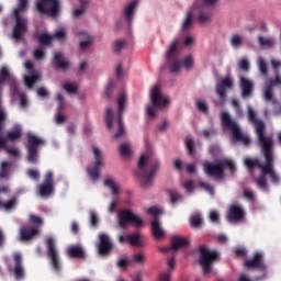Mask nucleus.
<instances>
[{
    "label": "nucleus",
    "mask_w": 281,
    "mask_h": 281,
    "mask_svg": "<svg viewBox=\"0 0 281 281\" xmlns=\"http://www.w3.org/2000/svg\"><path fill=\"white\" fill-rule=\"evenodd\" d=\"M261 150V154L263 155L266 162L263 164V171L259 176V178L256 180V184L260 190H263V192H267V175H269L272 183H279L280 177H278V173H276V170H273V164L276 161L274 156V143H270L269 145H263L262 147H259Z\"/></svg>",
    "instance_id": "f257e3e1"
},
{
    "label": "nucleus",
    "mask_w": 281,
    "mask_h": 281,
    "mask_svg": "<svg viewBox=\"0 0 281 281\" xmlns=\"http://www.w3.org/2000/svg\"><path fill=\"white\" fill-rule=\"evenodd\" d=\"M158 170L159 160L148 158L146 155L140 156L136 177H138L142 188H150V186H153V180L155 179V175H157Z\"/></svg>",
    "instance_id": "f03ea898"
},
{
    "label": "nucleus",
    "mask_w": 281,
    "mask_h": 281,
    "mask_svg": "<svg viewBox=\"0 0 281 281\" xmlns=\"http://www.w3.org/2000/svg\"><path fill=\"white\" fill-rule=\"evenodd\" d=\"M221 120L223 128H227L228 131H231L234 144H236L237 142H240V144H244V146H249L251 144V139H249V136L243 134L240 127L238 126V123L233 120L229 113L222 112Z\"/></svg>",
    "instance_id": "7ed1b4c3"
},
{
    "label": "nucleus",
    "mask_w": 281,
    "mask_h": 281,
    "mask_svg": "<svg viewBox=\"0 0 281 281\" xmlns=\"http://www.w3.org/2000/svg\"><path fill=\"white\" fill-rule=\"evenodd\" d=\"M192 19H196L198 23L204 24L212 21V11L205 5L193 4V8L188 12L182 30H190L192 27Z\"/></svg>",
    "instance_id": "20e7f679"
},
{
    "label": "nucleus",
    "mask_w": 281,
    "mask_h": 281,
    "mask_svg": "<svg viewBox=\"0 0 281 281\" xmlns=\"http://www.w3.org/2000/svg\"><path fill=\"white\" fill-rule=\"evenodd\" d=\"M25 10H27V0H19L18 8L13 11L15 25L12 36L14 41H21L23 34L27 32V19L21 16V12H25Z\"/></svg>",
    "instance_id": "39448f33"
},
{
    "label": "nucleus",
    "mask_w": 281,
    "mask_h": 281,
    "mask_svg": "<svg viewBox=\"0 0 281 281\" xmlns=\"http://www.w3.org/2000/svg\"><path fill=\"white\" fill-rule=\"evenodd\" d=\"M248 120L251 124H254L259 148L262 146H268L269 144H273V137L267 135V127L265 126V122L256 117V111H254L251 108H248Z\"/></svg>",
    "instance_id": "423d86ee"
},
{
    "label": "nucleus",
    "mask_w": 281,
    "mask_h": 281,
    "mask_svg": "<svg viewBox=\"0 0 281 281\" xmlns=\"http://www.w3.org/2000/svg\"><path fill=\"white\" fill-rule=\"evenodd\" d=\"M200 259L199 263L202 267L204 276H210L212 272V265L218 260V251L210 250L207 246L201 245L199 247Z\"/></svg>",
    "instance_id": "0eeeda50"
},
{
    "label": "nucleus",
    "mask_w": 281,
    "mask_h": 281,
    "mask_svg": "<svg viewBox=\"0 0 281 281\" xmlns=\"http://www.w3.org/2000/svg\"><path fill=\"white\" fill-rule=\"evenodd\" d=\"M26 137H27V143L25 145L27 149L26 161H29V164H37L38 147L45 146V140L34 134H27Z\"/></svg>",
    "instance_id": "6e6552de"
},
{
    "label": "nucleus",
    "mask_w": 281,
    "mask_h": 281,
    "mask_svg": "<svg viewBox=\"0 0 281 281\" xmlns=\"http://www.w3.org/2000/svg\"><path fill=\"white\" fill-rule=\"evenodd\" d=\"M150 99H151V105H148L146 111H147V116L153 119L155 117L156 108L164 109V106L168 104V99L161 95V86L159 85H156L151 88Z\"/></svg>",
    "instance_id": "1a4fd4ad"
},
{
    "label": "nucleus",
    "mask_w": 281,
    "mask_h": 281,
    "mask_svg": "<svg viewBox=\"0 0 281 281\" xmlns=\"http://www.w3.org/2000/svg\"><path fill=\"white\" fill-rule=\"evenodd\" d=\"M45 245L52 268L54 271H60V255L58 254V248H56V240H54V237L47 236L45 238Z\"/></svg>",
    "instance_id": "9d476101"
},
{
    "label": "nucleus",
    "mask_w": 281,
    "mask_h": 281,
    "mask_svg": "<svg viewBox=\"0 0 281 281\" xmlns=\"http://www.w3.org/2000/svg\"><path fill=\"white\" fill-rule=\"evenodd\" d=\"M133 225L134 227H142L144 225V220L135 215L131 210H122L119 212V226L122 229Z\"/></svg>",
    "instance_id": "9b49d317"
},
{
    "label": "nucleus",
    "mask_w": 281,
    "mask_h": 281,
    "mask_svg": "<svg viewBox=\"0 0 281 281\" xmlns=\"http://www.w3.org/2000/svg\"><path fill=\"white\" fill-rule=\"evenodd\" d=\"M117 106H119V116L115 120V124L117 125V132L114 134V139H120V137H124L126 135V131L124 130V109H126V93H120L117 98Z\"/></svg>",
    "instance_id": "f8f14e48"
},
{
    "label": "nucleus",
    "mask_w": 281,
    "mask_h": 281,
    "mask_svg": "<svg viewBox=\"0 0 281 281\" xmlns=\"http://www.w3.org/2000/svg\"><path fill=\"white\" fill-rule=\"evenodd\" d=\"M36 8L40 14L58 16V12L60 11V2L58 0H40Z\"/></svg>",
    "instance_id": "ddd939ff"
},
{
    "label": "nucleus",
    "mask_w": 281,
    "mask_h": 281,
    "mask_svg": "<svg viewBox=\"0 0 281 281\" xmlns=\"http://www.w3.org/2000/svg\"><path fill=\"white\" fill-rule=\"evenodd\" d=\"M92 153L94 155V162L92 166L87 168L88 177L91 181H98L100 179V168H102V151L95 146L92 147Z\"/></svg>",
    "instance_id": "4468645a"
},
{
    "label": "nucleus",
    "mask_w": 281,
    "mask_h": 281,
    "mask_svg": "<svg viewBox=\"0 0 281 281\" xmlns=\"http://www.w3.org/2000/svg\"><path fill=\"white\" fill-rule=\"evenodd\" d=\"M37 194L42 198L54 194V172L48 171L45 175L44 182L37 187Z\"/></svg>",
    "instance_id": "2eb2a0df"
},
{
    "label": "nucleus",
    "mask_w": 281,
    "mask_h": 281,
    "mask_svg": "<svg viewBox=\"0 0 281 281\" xmlns=\"http://www.w3.org/2000/svg\"><path fill=\"white\" fill-rule=\"evenodd\" d=\"M203 170L205 175L209 177H215V179H225V170L223 169V165L221 162H203Z\"/></svg>",
    "instance_id": "dca6fc26"
},
{
    "label": "nucleus",
    "mask_w": 281,
    "mask_h": 281,
    "mask_svg": "<svg viewBox=\"0 0 281 281\" xmlns=\"http://www.w3.org/2000/svg\"><path fill=\"white\" fill-rule=\"evenodd\" d=\"M97 249L100 256H110V254L113 251V241L111 240L109 235L104 233L99 235Z\"/></svg>",
    "instance_id": "f3484780"
},
{
    "label": "nucleus",
    "mask_w": 281,
    "mask_h": 281,
    "mask_svg": "<svg viewBox=\"0 0 281 281\" xmlns=\"http://www.w3.org/2000/svg\"><path fill=\"white\" fill-rule=\"evenodd\" d=\"M234 80L232 77H225L216 85V94L221 99L222 104H225V98H227V89H233Z\"/></svg>",
    "instance_id": "a211bd4d"
},
{
    "label": "nucleus",
    "mask_w": 281,
    "mask_h": 281,
    "mask_svg": "<svg viewBox=\"0 0 281 281\" xmlns=\"http://www.w3.org/2000/svg\"><path fill=\"white\" fill-rule=\"evenodd\" d=\"M178 45L179 43L177 41L172 42L167 52V59L171 60V63H169V69L171 74H177L181 69L182 65L179 60L175 59Z\"/></svg>",
    "instance_id": "6ab92c4d"
},
{
    "label": "nucleus",
    "mask_w": 281,
    "mask_h": 281,
    "mask_svg": "<svg viewBox=\"0 0 281 281\" xmlns=\"http://www.w3.org/2000/svg\"><path fill=\"white\" fill-rule=\"evenodd\" d=\"M228 223H240L245 221V210L238 204H232L227 214Z\"/></svg>",
    "instance_id": "aec40b11"
},
{
    "label": "nucleus",
    "mask_w": 281,
    "mask_h": 281,
    "mask_svg": "<svg viewBox=\"0 0 281 281\" xmlns=\"http://www.w3.org/2000/svg\"><path fill=\"white\" fill-rule=\"evenodd\" d=\"M13 262L15 266L13 268L10 267L9 271L13 273L16 280H23V278H25V270L23 269V258L21 254L13 255Z\"/></svg>",
    "instance_id": "412c9836"
},
{
    "label": "nucleus",
    "mask_w": 281,
    "mask_h": 281,
    "mask_svg": "<svg viewBox=\"0 0 281 281\" xmlns=\"http://www.w3.org/2000/svg\"><path fill=\"white\" fill-rule=\"evenodd\" d=\"M244 267L246 269H259L260 271L267 269L260 252H255L251 259L245 261Z\"/></svg>",
    "instance_id": "4be33fe9"
},
{
    "label": "nucleus",
    "mask_w": 281,
    "mask_h": 281,
    "mask_svg": "<svg viewBox=\"0 0 281 281\" xmlns=\"http://www.w3.org/2000/svg\"><path fill=\"white\" fill-rule=\"evenodd\" d=\"M20 240L23 243H27V240H32L41 234V229L34 226H22L20 228Z\"/></svg>",
    "instance_id": "5701e85b"
},
{
    "label": "nucleus",
    "mask_w": 281,
    "mask_h": 281,
    "mask_svg": "<svg viewBox=\"0 0 281 281\" xmlns=\"http://www.w3.org/2000/svg\"><path fill=\"white\" fill-rule=\"evenodd\" d=\"M239 87L241 89V97L249 98L254 93V81L249 78L240 77Z\"/></svg>",
    "instance_id": "b1692460"
},
{
    "label": "nucleus",
    "mask_w": 281,
    "mask_h": 281,
    "mask_svg": "<svg viewBox=\"0 0 281 281\" xmlns=\"http://www.w3.org/2000/svg\"><path fill=\"white\" fill-rule=\"evenodd\" d=\"M67 254L69 258H79V259L87 258V254H85V249L82 248L81 245H72L68 247Z\"/></svg>",
    "instance_id": "393cba45"
},
{
    "label": "nucleus",
    "mask_w": 281,
    "mask_h": 281,
    "mask_svg": "<svg viewBox=\"0 0 281 281\" xmlns=\"http://www.w3.org/2000/svg\"><path fill=\"white\" fill-rule=\"evenodd\" d=\"M244 164L247 170H249V172H254L255 168H258L259 170H261V173L265 170V165H262L260 162V159L258 158H245Z\"/></svg>",
    "instance_id": "a878e982"
},
{
    "label": "nucleus",
    "mask_w": 281,
    "mask_h": 281,
    "mask_svg": "<svg viewBox=\"0 0 281 281\" xmlns=\"http://www.w3.org/2000/svg\"><path fill=\"white\" fill-rule=\"evenodd\" d=\"M190 241L180 236H172L171 237V249L173 251H179V249H183V247H188Z\"/></svg>",
    "instance_id": "bb28decb"
},
{
    "label": "nucleus",
    "mask_w": 281,
    "mask_h": 281,
    "mask_svg": "<svg viewBox=\"0 0 281 281\" xmlns=\"http://www.w3.org/2000/svg\"><path fill=\"white\" fill-rule=\"evenodd\" d=\"M151 234L156 240H161L166 236V232L161 228L157 217L151 222Z\"/></svg>",
    "instance_id": "cd10ccee"
},
{
    "label": "nucleus",
    "mask_w": 281,
    "mask_h": 281,
    "mask_svg": "<svg viewBox=\"0 0 281 281\" xmlns=\"http://www.w3.org/2000/svg\"><path fill=\"white\" fill-rule=\"evenodd\" d=\"M126 243L132 247H144V241L142 240V234L139 233L126 235Z\"/></svg>",
    "instance_id": "c85d7f7f"
},
{
    "label": "nucleus",
    "mask_w": 281,
    "mask_h": 281,
    "mask_svg": "<svg viewBox=\"0 0 281 281\" xmlns=\"http://www.w3.org/2000/svg\"><path fill=\"white\" fill-rule=\"evenodd\" d=\"M79 36H81L79 49L83 52L85 49H89V47H91V44L93 43V36L89 35L88 33H79Z\"/></svg>",
    "instance_id": "c756f323"
},
{
    "label": "nucleus",
    "mask_w": 281,
    "mask_h": 281,
    "mask_svg": "<svg viewBox=\"0 0 281 281\" xmlns=\"http://www.w3.org/2000/svg\"><path fill=\"white\" fill-rule=\"evenodd\" d=\"M12 93L14 97L20 98V106L21 109H27V97L25 93H21L16 83L12 86Z\"/></svg>",
    "instance_id": "7c9ffc66"
},
{
    "label": "nucleus",
    "mask_w": 281,
    "mask_h": 281,
    "mask_svg": "<svg viewBox=\"0 0 281 281\" xmlns=\"http://www.w3.org/2000/svg\"><path fill=\"white\" fill-rule=\"evenodd\" d=\"M135 8H137V0H133L125 7L124 16L127 23H131L133 21V12H135Z\"/></svg>",
    "instance_id": "2f4dec72"
},
{
    "label": "nucleus",
    "mask_w": 281,
    "mask_h": 281,
    "mask_svg": "<svg viewBox=\"0 0 281 281\" xmlns=\"http://www.w3.org/2000/svg\"><path fill=\"white\" fill-rule=\"evenodd\" d=\"M53 65H55L56 69H67V67H69V64L65 61V58H63V54L60 53H55Z\"/></svg>",
    "instance_id": "473e14b6"
},
{
    "label": "nucleus",
    "mask_w": 281,
    "mask_h": 281,
    "mask_svg": "<svg viewBox=\"0 0 281 281\" xmlns=\"http://www.w3.org/2000/svg\"><path fill=\"white\" fill-rule=\"evenodd\" d=\"M263 100H266V102H271V104H277L278 102V100L273 95V88H271L270 86L265 85L263 87Z\"/></svg>",
    "instance_id": "72a5a7b5"
},
{
    "label": "nucleus",
    "mask_w": 281,
    "mask_h": 281,
    "mask_svg": "<svg viewBox=\"0 0 281 281\" xmlns=\"http://www.w3.org/2000/svg\"><path fill=\"white\" fill-rule=\"evenodd\" d=\"M22 135L21 127H15L13 131L8 132L4 138L7 142H16V139H21Z\"/></svg>",
    "instance_id": "f704fd0d"
},
{
    "label": "nucleus",
    "mask_w": 281,
    "mask_h": 281,
    "mask_svg": "<svg viewBox=\"0 0 281 281\" xmlns=\"http://www.w3.org/2000/svg\"><path fill=\"white\" fill-rule=\"evenodd\" d=\"M104 186H105L106 188H110L111 194H112L113 196L120 194V187H117V186L115 184V180H113L112 178H105V180H104Z\"/></svg>",
    "instance_id": "c9c22d12"
},
{
    "label": "nucleus",
    "mask_w": 281,
    "mask_h": 281,
    "mask_svg": "<svg viewBox=\"0 0 281 281\" xmlns=\"http://www.w3.org/2000/svg\"><path fill=\"white\" fill-rule=\"evenodd\" d=\"M119 153L121 157L128 158L131 155H133V150L131 149V144L128 143H123L119 147Z\"/></svg>",
    "instance_id": "e433bc0d"
},
{
    "label": "nucleus",
    "mask_w": 281,
    "mask_h": 281,
    "mask_svg": "<svg viewBox=\"0 0 281 281\" xmlns=\"http://www.w3.org/2000/svg\"><path fill=\"white\" fill-rule=\"evenodd\" d=\"M190 225L193 229H201L203 226V220L200 214L192 215L190 218Z\"/></svg>",
    "instance_id": "4c0bfd02"
},
{
    "label": "nucleus",
    "mask_w": 281,
    "mask_h": 281,
    "mask_svg": "<svg viewBox=\"0 0 281 281\" xmlns=\"http://www.w3.org/2000/svg\"><path fill=\"white\" fill-rule=\"evenodd\" d=\"M258 43L260 47H273V45H276V40H273L272 37L259 36Z\"/></svg>",
    "instance_id": "58836bf2"
},
{
    "label": "nucleus",
    "mask_w": 281,
    "mask_h": 281,
    "mask_svg": "<svg viewBox=\"0 0 281 281\" xmlns=\"http://www.w3.org/2000/svg\"><path fill=\"white\" fill-rule=\"evenodd\" d=\"M281 86V76L280 74H276L274 78H270L266 82V87H270V89H273L274 87Z\"/></svg>",
    "instance_id": "ea45409f"
},
{
    "label": "nucleus",
    "mask_w": 281,
    "mask_h": 281,
    "mask_svg": "<svg viewBox=\"0 0 281 281\" xmlns=\"http://www.w3.org/2000/svg\"><path fill=\"white\" fill-rule=\"evenodd\" d=\"M258 69L261 74V76H263V78H266V76H268L269 74V69L267 68V61H265V58L259 57L258 58Z\"/></svg>",
    "instance_id": "a19ab883"
},
{
    "label": "nucleus",
    "mask_w": 281,
    "mask_h": 281,
    "mask_svg": "<svg viewBox=\"0 0 281 281\" xmlns=\"http://www.w3.org/2000/svg\"><path fill=\"white\" fill-rule=\"evenodd\" d=\"M40 45H52V41H54L53 35L47 33H43L37 36Z\"/></svg>",
    "instance_id": "79ce46f5"
},
{
    "label": "nucleus",
    "mask_w": 281,
    "mask_h": 281,
    "mask_svg": "<svg viewBox=\"0 0 281 281\" xmlns=\"http://www.w3.org/2000/svg\"><path fill=\"white\" fill-rule=\"evenodd\" d=\"M231 45L238 49V47H243V37L238 34H233L231 36Z\"/></svg>",
    "instance_id": "37998d69"
},
{
    "label": "nucleus",
    "mask_w": 281,
    "mask_h": 281,
    "mask_svg": "<svg viewBox=\"0 0 281 281\" xmlns=\"http://www.w3.org/2000/svg\"><path fill=\"white\" fill-rule=\"evenodd\" d=\"M105 124L109 130L113 128V109L106 108Z\"/></svg>",
    "instance_id": "c03bdc74"
},
{
    "label": "nucleus",
    "mask_w": 281,
    "mask_h": 281,
    "mask_svg": "<svg viewBox=\"0 0 281 281\" xmlns=\"http://www.w3.org/2000/svg\"><path fill=\"white\" fill-rule=\"evenodd\" d=\"M24 82L29 89H32V87L38 82V75L25 76Z\"/></svg>",
    "instance_id": "a18cd8bd"
},
{
    "label": "nucleus",
    "mask_w": 281,
    "mask_h": 281,
    "mask_svg": "<svg viewBox=\"0 0 281 281\" xmlns=\"http://www.w3.org/2000/svg\"><path fill=\"white\" fill-rule=\"evenodd\" d=\"M186 148H187V153L190 157H194L195 151H194V140H192V138L188 137L186 139Z\"/></svg>",
    "instance_id": "49530a36"
},
{
    "label": "nucleus",
    "mask_w": 281,
    "mask_h": 281,
    "mask_svg": "<svg viewBox=\"0 0 281 281\" xmlns=\"http://www.w3.org/2000/svg\"><path fill=\"white\" fill-rule=\"evenodd\" d=\"M30 223L34 225L33 227L41 229V227L43 226V218L37 215H30Z\"/></svg>",
    "instance_id": "de8ad7c7"
},
{
    "label": "nucleus",
    "mask_w": 281,
    "mask_h": 281,
    "mask_svg": "<svg viewBox=\"0 0 281 281\" xmlns=\"http://www.w3.org/2000/svg\"><path fill=\"white\" fill-rule=\"evenodd\" d=\"M64 89L65 91H67V93H72V94L78 93V86L74 82H66L64 85Z\"/></svg>",
    "instance_id": "09e8293b"
},
{
    "label": "nucleus",
    "mask_w": 281,
    "mask_h": 281,
    "mask_svg": "<svg viewBox=\"0 0 281 281\" xmlns=\"http://www.w3.org/2000/svg\"><path fill=\"white\" fill-rule=\"evenodd\" d=\"M170 202L175 205V203L181 201V194L175 190H168Z\"/></svg>",
    "instance_id": "8fccbe9b"
},
{
    "label": "nucleus",
    "mask_w": 281,
    "mask_h": 281,
    "mask_svg": "<svg viewBox=\"0 0 281 281\" xmlns=\"http://www.w3.org/2000/svg\"><path fill=\"white\" fill-rule=\"evenodd\" d=\"M16 205V198H13L4 203L0 201V207H3L4 210H13Z\"/></svg>",
    "instance_id": "3c124183"
},
{
    "label": "nucleus",
    "mask_w": 281,
    "mask_h": 281,
    "mask_svg": "<svg viewBox=\"0 0 281 281\" xmlns=\"http://www.w3.org/2000/svg\"><path fill=\"white\" fill-rule=\"evenodd\" d=\"M221 165L223 166V170H225V168H228V170H231V172L236 171V165H234V161H232L229 159H225V160L221 161Z\"/></svg>",
    "instance_id": "603ef678"
},
{
    "label": "nucleus",
    "mask_w": 281,
    "mask_h": 281,
    "mask_svg": "<svg viewBox=\"0 0 281 281\" xmlns=\"http://www.w3.org/2000/svg\"><path fill=\"white\" fill-rule=\"evenodd\" d=\"M52 36L57 41H65V38H67V33L65 32V29H59Z\"/></svg>",
    "instance_id": "864d4df0"
},
{
    "label": "nucleus",
    "mask_w": 281,
    "mask_h": 281,
    "mask_svg": "<svg viewBox=\"0 0 281 281\" xmlns=\"http://www.w3.org/2000/svg\"><path fill=\"white\" fill-rule=\"evenodd\" d=\"M9 166H10V162H8V161H3L1 164V171H0V178L1 179H5V177H8Z\"/></svg>",
    "instance_id": "5fc2aeb1"
},
{
    "label": "nucleus",
    "mask_w": 281,
    "mask_h": 281,
    "mask_svg": "<svg viewBox=\"0 0 281 281\" xmlns=\"http://www.w3.org/2000/svg\"><path fill=\"white\" fill-rule=\"evenodd\" d=\"M124 45H126V42H124L122 40L114 42L113 49H114L115 54H120V52H122V49H124Z\"/></svg>",
    "instance_id": "6e6d98bb"
},
{
    "label": "nucleus",
    "mask_w": 281,
    "mask_h": 281,
    "mask_svg": "<svg viewBox=\"0 0 281 281\" xmlns=\"http://www.w3.org/2000/svg\"><path fill=\"white\" fill-rule=\"evenodd\" d=\"M85 10H87V2L81 0V7L74 11V16H82V14H85Z\"/></svg>",
    "instance_id": "4d7b16f0"
},
{
    "label": "nucleus",
    "mask_w": 281,
    "mask_h": 281,
    "mask_svg": "<svg viewBox=\"0 0 281 281\" xmlns=\"http://www.w3.org/2000/svg\"><path fill=\"white\" fill-rule=\"evenodd\" d=\"M182 67H186V69H192V66L194 65V59H192V56H188L184 58V60L181 61Z\"/></svg>",
    "instance_id": "13d9d810"
},
{
    "label": "nucleus",
    "mask_w": 281,
    "mask_h": 281,
    "mask_svg": "<svg viewBox=\"0 0 281 281\" xmlns=\"http://www.w3.org/2000/svg\"><path fill=\"white\" fill-rule=\"evenodd\" d=\"M232 106L235 109L237 115H243V108H240V102H238V99L232 100Z\"/></svg>",
    "instance_id": "bf43d9fd"
},
{
    "label": "nucleus",
    "mask_w": 281,
    "mask_h": 281,
    "mask_svg": "<svg viewBox=\"0 0 281 281\" xmlns=\"http://www.w3.org/2000/svg\"><path fill=\"white\" fill-rule=\"evenodd\" d=\"M27 176L30 179H33V181H38V179H41V173L34 169H29Z\"/></svg>",
    "instance_id": "052dcab7"
},
{
    "label": "nucleus",
    "mask_w": 281,
    "mask_h": 281,
    "mask_svg": "<svg viewBox=\"0 0 281 281\" xmlns=\"http://www.w3.org/2000/svg\"><path fill=\"white\" fill-rule=\"evenodd\" d=\"M56 100L58 103V111H63L65 109V97L61 93H57Z\"/></svg>",
    "instance_id": "680f3d73"
},
{
    "label": "nucleus",
    "mask_w": 281,
    "mask_h": 281,
    "mask_svg": "<svg viewBox=\"0 0 281 281\" xmlns=\"http://www.w3.org/2000/svg\"><path fill=\"white\" fill-rule=\"evenodd\" d=\"M146 260V257H144L143 254H135L133 256V262H136L137 265H144Z\"/></svg>",
    "instance_id": "e2e57ef3"
},
{
    "label": "nucleus",
    "mask_w": 281,
    "mask_h": 281,
    "mask_svg": "<svg viewBox=\"0 0 281 281\" xmlns=\"http://www.w3.org/2000/svg\"><path fill=\"white\" fill-rule=\"evenodd\" d=\"M200 188H203L209 194H214V187L207 182H200Z\"/></svg>",
    "instance_id": "0e129e2a"
},
{
    "label": "nucleus",
    "mask_w": 281,
    "mask_h": 281,
    "mask_svg": "<svg viewBox=\"0 0 281 281\" xmlns=\"http://www.w3.org/2000/svg\"><path fill=\"white\" fill-rule=\"evenodd\" d=\"M234 254L237 258H245L247 256V250L245 248H235Z\"/></svg>",
    "instance_id": "69168bd1"
},
{
    "label": "nucleus",
    "mask_w": 281,
    "mask_h": 281,
    "mask_svg": "<svg viewBox=\"0 0 281 281\" xmlns=\"http://www.w3.org/2000/svg\"><path fill=\"white\" fill-rule=\"evenodd\" d=\"M172 276V271L168 270L167 272H162L159 276L158 281H170V278Z\"/></svg>",
    "instance_id": "338daca9"
},
{
    "label": "nucleus",
    "mask_w": 281,
    "mask_h": 281,
    "mask_svg": "<svg viewBox=\"0 0 281 281\" xmlns=\"http://www.w3.org/2000/svg\"><path fill=\"white\" fill-rule=\"evenodd\" d=\"M239 68H241L243 71H249V60L247 59L239 60Z\"/></svg>",
    "instance_id": "774afa93"
}]
</instances>
